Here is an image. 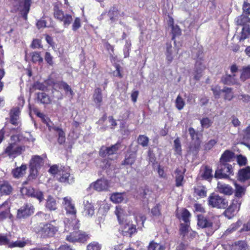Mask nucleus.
Returning <instances> with one entry per match:
<instances>
[{
	"mask_svg": "<svg viewBox=\"0 0 250 250\" xmlns=\"http://www.w3.org/2000/svg\"><path fill=\"white\" fill-rule=\"evenodd\" d=\"M34 207L31 204H26L21 207L17 211V218L19 219H25L33 214Z\"/></svg>",
	"mask_w": 250,
	"mask_h": 250,
	"instance_id": "8",
	"label": "nucleus"
},
{
	"mask_svg": "<svg viewBox=\"0 0 250 250\" xmlns=\"http://www.w3.org/2000/svg\"><path fill=\"white\" fill-rule=\"evenodd\" d=\"M13 190L11 185L6 181H0V192L2 195H9Z\"/></svg>",
	"mask_w": 250,
	"mask_h": 250,
	"instance_id": "19",
	"label": "nucleus"
},
{
	"mask_svg": "<svg viewBox=\"0 0 250 250\" xmlns=\"http://www.w3.org/2000/svg\"><path fill=\"white\" fill-rule=\"evenodd\" d=\"M62 205L66 211V214L75 216L77 212L75 205L71 197H65L63 199Z\"/></svg>",
	"mask_w": 250,
	"mask_h": 250,
	"instance_id": "10",
	"label": "nucleus"
},
{
	"mask_svg": "<svg viewBox=\"0 0 250 250\" xmlns=\"http://www.w3.org/2000/svg\"><path fill=\"white\" fill-rule=\"evenodd\" d=\"M84 213L87 217H91L94 213L93 205L88 200L83 201Z\"/></svg>",
	"mask_w": 250,
	"mask_h": 250,
	"instance_id": "22",
	"label": "nucleus"
},
{
	"mask_svg": "<svg viewBox=\"0 0 250 250\" xmlns=\"http://www.w3.org/2000/svg\"><path fill=\"white\" fill-rule=\"evenodd\" d=\"M222 92L225 93L224 99L226 100L230 101L234 97L233 93L231 88L225 87L222 90Z\"/></svg>",
	"mask_w": 250,
	"mask_h": 250,
	"instance_id": "40",
	"label": "nucleus"
},
{
	"mask_svg": "<svg viewBox=\"0 0 250 250\" xmlns=\"http://www.w3.org/2000/svg\"><path fill=\"white\" fill-rule=\"evenodd\" d=\"M60 170V167H59L54 165L50 167L48 171L49 173L52 174V175H55V176L57 178V175H58V173Z\"/></svg>",
	"mask_w": 250,
	"mask_h": 250,
	"instance_id": "56",
	"label": "nucleus"
},
{
	"mask_svg": "<svg viewBox=\"0 0 250 250\" xmlns=\"http://www.w3.org/2000/svg\"><path fill=\"white\" fill-rule=\"evenodd\" d=\"M138 143L139 145L143 147L147 146H148L149 139L145 135H139L138 139Z\"/></svg>",
	"mask_w": 250,
	"mask_h": 250,
	"instance_id": "44",
	"label": "nucleus"
},
{
	"mask_svg": "<svg viewBox=\"0 0 250 250\" xmlns=\"http://www.w3.org/2000/svg\"><path fill=\"white\" fill-rule=\"evenodd\" d=\"M78 230L71 232L69 235L66 237V240L69 242L74 243L78 242Z\"/></svg>",
	"mask_w": 250,
	"mask_h": 250,
	"instance_id": "43",
	"label": "nucleus"
},
{
	"mask_svg": "<svg viewBox=\"0 0 250 250\" xmlns=\"http://www.w3.org/2000/svg\"><path fill=\"white\" fill-rule=\"evenodd\" d=\"M38 100L43 104H48L50 102L49 96L43 92L38 93Z\"/></svg>",
	"mask_w": 250,
	"mask_h": 250,
	"instance_id": "41",
	"label": "nucleus"
},
{
	"mask_svg": "<svg viewBox=\"0 0 250 250\" xmlns=\"http://www.w3.org/2000/svg\"><path fill=\"white\" fill-rule=\"evenodd\" d=\"M250 37V27L245 25L243 27L240 37V40H244Z\"/></svg>",
	"mask_w": 250,
	"mask_h": 250,
	"instance_id": "42",
	"label": "nucleus"
},
{
	"mask_svg": "<svg viewBox=\"0 0 250 250\" xmlns=\"http://www.w3.org/2000/svg\"><path fill=\"white\" fill-rule=\"evenodd\" d=\"M247 245L242 241H239L235 242L231 246V250H246Z\"/></svg>",
	"mask_w": 250,
	"mask_h": 250,
	"instance_id": "36",
	"label": "nucleus"
},
{
	"mask_svg": "<svg viewBox=\"0 0 250 250\" xmlns=\"http://www.w3.org/2000/svg\"><path fill=\"white\" fill-rule=\"evenodd\" d=\"M54 17L63 22L64 27H68L72 21V17L70 15L64 14L57 6L54 8Z\"/></svg>",
	"mask_w": 250,
	"mask_h": 250,
	"instance_id": "5",
	"label": "nucleus"
},
{
	"mask_svg": "<svg viewBox=\"0 0 250 250\" xmlns=\"http://www.w3.org/2000/svg\"><path fill=\"white\" fill-rule=\"evenodd\" d=\"M20 111L19 108L16 107L12 109L10 112V123L15 125H20L19 115Z\"/></svg>",
	"mask_w": 250,
	"mask_h": 250,
	"instance_id": "18",
	"label": "nucleus"
},
{
	"mask_svg": "<svg viewBox=\"0 0 250 250\" xmlns=\"http://www.w3.org/2000/svg\"><path fill=\"white\" fill-rule=\"evenodd\" d=\"M205 69V65L201 57L195 63L194 78L196 80H199L202 76V73Z\"/></svg>",
	"mask_w": 250,
	"mask_h": 250,
	"instance_id": "16",
	"label": "nucleus"
},
{
	"mask_svg": "<svg viewBox=\"0 0 250 250\" xmlns=\"http://www.w3.org/2000/svg\"><path fill=\"white\" fill-rule=\"evenodd\" d=\"M21 192L23 195L35 198L40 202L44 199L43 193L42 191L35 190L32 187H22L21 188Z\"/></svg>",
	"mask_w": 250,
	"mask_h": 250,
	"instance_id": "7",
	"label": "nucleus"
},
{
	"mask_svg": "<svg viewBox=\"0 0 250 250\" xmlns=\"http://www.w3.org/2000/svg\"><path fill=\"white\" fill-rule=\"evenodd\" d=\"M201 126L203 128H208L212 124V122L208 118H204L200 120Z\"/></svg>",
	"mask_w": 250,
	"mask_h": 250,
	"instance_id": "54",
	"label": "nucleus"
},
{
	"mask_svg": "<svg viewBox=\"0 0 250 250\" xmlns=\"http://www.w3.org/2000/svg\"><path fill=\"white\" fill-rule=\"evenodd\" d=\"M241 204V201L237 200H233L232 205L224 212V215L229 219L231 218L234 215L235 211H238Z\"/></svg>",
	"mask_w": 250,
	"mask_h": 250,
	"instance_id": "13",
	"label": "nucleus"
},
{
	"mask_svg": "<svg viewBox=\"0 0 250 250\" xmlns=\"http://www.w3.org/2000/svg\"><path fill=\"white\" fill-rule=\"evenodd\" d=\"M175 105L176 108L179 110H182L185 105L184 100L180 95H178L176 99Z\"/></svg>",
	"mask_w": 250,
	"mask_h": 250,
	"instance_id": "46",
	"label": "nucleus"
},
{
	"mask_svg": "<svg viewBox=\"0 0 250 250\" xmlns=\"http://www.w3.org/2000/svg\"><path fill=\"white\" fill-rule=\"evenodd\" d=\"M10 234H3L0 233V245L6 246L8 248L11 240Z\"/></svg>",
	"mask_w": 250,
	"mask_h": 250,
	"instance_id": "38",
	"label": "nucleus"
},
{
	"mask_svg": "<svg viewBox=\"0 0 250 250\" xmlns=\"http://www.w3.org/2000/svg\"><path fill=\"white\" fill-rule=\"evenodd\" d=\"M46 208L50 210L57 209V203L55 199L51 196H48L45 204Z\"/></svg>",
	"mask_w": 250,
	"mask_h": 250,
	"instance_id": "30",
	"label": "nucleus"
},
{
	"mask_svg": "<svg viewBox=\"0 0 250 250\" xmlns=\"http://www.w3.org/2000/svg\"><path fill=\"white\" fill-rule=\"evenodd\" d=\"M115 214L117 216L119 224L123 223L125 219V212L120 206L116 207Z\"/></svg>",
	"mask_w": 250,
	"mask_h": 250,
	"instance_id": "31",
	"label": "nucleus"
},
{
	"mask_svg": "<svg viewBox=\"0 0 250 250\" xmlns=\"http://www.w3.org/2000/svg\"><path fill=\"white\" fill-rule=\"evenodd\" d=\"M136 157L134 154H131L126 157L124 161V165H132L135 161Z\"/></svg>",
	"mask_w": 250,
	"mask_h": 250,
	"instance_id": "49",
	"label": "nucleus"
},
{
	"mask_svg": "<svg viewBox=\"0 0 250 250\" xmlns=\"http://www.w3.org/2000/svg\"><path fill=\"white\" fill-rule=\"evenodd\" d=\"M235 77V74H233V75H226L222 78V81L224 84H233L236 83Z\"/></svg>",
	"mask_w": 250,
	"mask_h": 250,
	"instance_id": "37",
	"label": "nucleus"
},
{
	"mask_svg": "<svg viewBox=\"0 0 250 250\" xmlns=\"http://www.w3.org/2000/svg\"><path fill=\"white\" fill-rule=\"evenodd\" d=\"M25 150V146L18 145L16 142L9 143L4 149L3 154L9 158H15Z\"/></svg>",
	"mask_w": 250,
	"mask_h": 250,
	"instance_id": "2",
	"label": "nucleus"
},
{
	"mask_svg": "<svg viewBox=\"0 0 250 250\" xmlns=\"http://www.w3.org/2000/svg\"><path fill=\"white\" fill-rule=\"evenodd\" d=\"M194 194L200 198H203L207 195V190L205 187L197 186L194 188Z\"/></svg>",
	"mask_w": 250,
	"mask_h": 250,
	"instance_id": "35",
	"label": "nucleus"
},
{
	"mask_svg": "<svg viewBox=\"0 0 250 250\" xmlns=\"http://www.w3.org/2000/svg\"><path fill=\"white\" fill-rule=\"evenodd\" d=\"M60 86L61 88H63L65 91L69 92L71 95H73V91L70 88V86L64 82L60 83Z\"/></svg>",
	"mask_w": 250,
	"mask_h": 250,
	"instance_id": "57",
	"label": "nucleus"
},
{
	"mask_svg": "<svg viewBox=\"0 0 250 250\" xmlns=\"http://www.w3.org/2000/svg\"><path fill=\"white\" fill-rule=\"evenodd\" d=\"M101 245L97 242H93L87 246V250H101Z\"/></svg>",
	"mask_w": 250,
	"mask_h": 250,
	"instance_id": "51",
	"label": "nucleus"
},
{
	"mask_svg": "<svg viewBox=\"0 0 250 250\" xmlns=\"http://www.w3.org/2000/svg\"><path fill=\"white\" fill-rule=\"evenodd\" d=\"M165 248L160 244L151 242L148 248V250H164Z\"/></svg>",
	"mask_w": 250,
	"mask_h": 250,
	"instance_id": "48",
	"label": "nucleus"
},
{
	"mask_svg": "<svg viewBox=\"0 0 250 250\" xmlns=\"http://www.w3.org/2000/svg\"><path fill=\"white\" fill-rule=\"evenodd\" d=\"M118 14L117 9L114 7L108 11L107 15L109 18L110 24H112L117 21Z\"/></svg>",
	"mask_w": 250,
	"mask_h": 250,
	"instance_id": "34",
	"label": "nucleus"
},
{
	"mask_svg": "<svg viewBox=\"0 0 250 250\" xmlns=\"http://www.w3.org/2000/svg\"><path fill=\"white\" fill-rule=\"evenodd\" d=\"M241 135L244 140L250 142V125L243 131Z\"/></svg>",
	"mask_w": 250,
	"mask_h": 250,
	"instance_id": "53",
	"label": "nucleus"
},
{
	"mask_svg": "<svg viewBox=\"0 0 250 250\" xmlns=\"http://www.w3.org/2000/svg\"><path fill=\"white\" fill-rule=\"evenodd\" d=\"M235 186V196L236 198H241L244 196L246 193V187L245 186H242L236 182L234 183Z\"/></svg>",
	"mask_w": 250,
	"mask_h": 250,
	"instance_id": "26",
	"label": "nucleus"
},
{
	"mask_svg": "<svg viewBox=\"0 0 250 250\" xmlns=\"http://www.w3.org/2000/svg\"><path fill=\"white\" fill-rule=\"evenodd\" d=\"M237 180L241 182L248 181V186L250 185V167H247L245 168L240 169L237 174Z\"/></svg>",
	"mask_w": 250,
	"mask_h": 250,
	"instance_id": "14",
	"label": "nucleus"
},
{
	"mask_svg": "<svg viewBox=\"0 0 250 250\" xmlns=\"http://www.w3.org/2000/svg\"><path fill=\"white\" fill-rule=\"evenodd\" d=\"M120 224L121 225V229L124 235H131L136 231V228L132 224H124V222Z\"/></svg>",
	"mask_w": 250,
	"mask_h": 250,
	"instance_id": "21",
	"label": "nucleus"
},
{
	"mask_svg": "<svg viewBox=\"0 0 250 250\" xmlns=\"http://www.w3.org/2000/svg\"><path fill=\"white\" fill-rule=\"evenodd\" d=\"M217 142L215 140H210L205 145L206 150H210L216 144Z\"/></svg>",
	"mask_w": 250,
	"mask_h": 250,
	"instance_id": "63",
	"label": "nucleus"
},
{
	"mask_svg": "<svg viewBox=\"0 0 250 250\" xmlns=\"http://www.w3.org/2000/svg\"><path fill=\"white\" fill-rule=\"evenodd\" d=\"M93 100L97 107L99 108L101 105V103L103 101L102 90L100 88H97L95 89L93 95Z\"/></svg>",
	"mask_w": 250,
	"mask_h": 250,
	"instance_id": "24",
	"label": "nucleus"
},
{
	"mask_svg": "<svg viewBox=\"0 0 250 250\" xmlns=\"http://www.w3.org/2000/svg\"><path fill=\"white\" fill-rule=\"evenodd\" d=\"M243 11L244 13L250 14V3L246 1L244 2L243 5Z\"/></svg>",
	"mask_w": 250,
	"mask_h": 250,
	"instance_id": "64",
	"label": "nucleus"
},
{
	"mask_svg": "<svg viewBox=\"0 0 250 250\" xmlns=\"http://www.w3.org/2000/svg\"><path fill=\"white\" fill-rule=\"evenodd\" d=\"M57 179L60 182L69 184L74 181L73 176L70 174V169L65 167H60Z\"/></svg>",
	"mask_w": 250,
	"mask_h": 250,
	"instance_id": "6",
	"label": "nucleus"
},
{
	"mask_svg": "<svg viewBox=\"0 0 250 250\" xmlns=\"http://www.w3.org/2000/svg\"><path fill=\"white\" fill-rule=\"evenodd\" d=\"M197 217V225L199 227L202 229L207 228L211 229L210 232L208 233V235L210 234H212L216 229V228L214 229L212 228L213 223L209 218L205 217L201 214L198 215Z\"/></svg>",
	"mask_w": 250,
	"mask_h": 250,
	"instance_id": "9",
	"label": "nucleus"
},
{
	"mask_svg": "<svg viewBox=\"0 0 250 250\" xmlns=\"http://www.w3.org/2000/svg\"><path fill=\"white\" fill-rule=\"evenodd\" d=\"M90 187L98 191H105L109 188V183L108 180L105 179H100L91 184Z\"/></svg>",
	"mask_w": 250,
	"mask_h": 250,
	"instance_id": "11",
	"label": "nucleus"
},
{
	"mask_svg": "<svg viewBox=\"0 0 250 250\" xmlns=\"http://www.w3.org/2000/svg\"><path fill=\"white\" fill-rule=\"evenodd\" d=\"M81 27V20L79 18H76L72 25V29L74 31L77 30Z\"/></svg>",
	"mask_w": 250,
	"mask_h": 250,
	"instance_id": "62",
	"label": "nucleus"
},
{
	"mask_svg": "<svg viewBox=\"0 0 250 250\" xmlns=\"http://www.w3.org/2000/svg\"><path fill=\"white\" fill-rule=\"evenodd\" d=\"M120 147V144L119 143H116L111 146L110 147H105L103 146L100 151V154L102 156H105L106 155L110 156L116 154Z\"/></svg>",
	"mask_w": 250,
	"mask_h": 250,
	"instance_id": "15",
	"label": "nucleus"
},
{
	"mask_svg": "<svg viewBox=\"0 0 250 250\" xmlns=\"http://www.w3.org/2000/svg\"><path fill=\"white\" fill-rule=\"evenodd\" d=\"M30 242L28 239L22 238L21 240L12 241L10 240L8 248L13 249L15 248H23Z\"/></svg>",
	"mask_w": 250,
	"mask_h": 250,
	"instance_id": "20",
	"label": "nucleus"
},
{
	"mask_svg": "<svg viewBox=\"0 0 250 250\" xmlns=\"http://www.w3.org/2000/svg\"><path fill=\"white\" fill-rule=\"evenodd\" d=\"M184 173L185 170L184 171H182L179 169H176L175 171V185L176 187H179L183 185Z\"/></svg>",
	"mask_w": 250,
	"mask_h": 250,
	"instance_id": "28",
	"label": "nucleus"
},
{
	"mask_svg": "<svg viewBox=\"0 0 250 250\" xmlns=\"http://www.w3.org/2000/svg\"><path fill=\"white\" fill-rule=\"evenodd\" d=\"M211 90L215 98H219L222 92V90L220 89V87L218 86H215L212 87Z\"/></svg>",
	"mask_w": 250,
	"mask_h": 250,
	"instance_id": "59",
	"label": "nucleus"
},
{
	"mask_svg": "<svg viewBox=\"0 0 250 250\" xmlns=\"http://www.w3.org/2000/svg\"><path fill=\"white\" fill-rule=\"evenodd\" d=\"M217 188L220 193L227 195H230L233 192V189L231 186L219 182H218Z\"/></svg>",
	"mask_w": 250,
	"mask_h": 250,
	"instance_id": "17",
	"label": "nucleus"
},
{
	"mask_svg": "<svg viewBox=\"0 0 250 250\" xmlns=\"http://www.w3.org/2000/svg\"><path fill=\"white\" fill-rule=\"evenodd\" d=\"M235 22L237 25L244 26L247 25L248 23H250V18L244 14H242L236 18Z\"/></svg>",
	"mask_w": 250,
	"mask_h": 250,
	"instance_id": "29",
	"label": "nucleus"
},
{
	"mask_svg": "<svg viewBox=\"0 0 250 250\" xmlns=\"http://www.w3.org/2000/svg\"><path fill=\"white\" fill-rule=\"evenodd\" d=\"M233 174V167L229 163H220L216 170L214 177L216 179H227L230 175Z\"/></svg>",
	"mask_w": 250,
	"mask_h": 250,
	"instance_id": "3",
	"label": "nucleus"
},
{
	"mask_svg": "<svg viewBox=\"0 0 250 250\" xmlns=\"http://www.w3.org/2000/svg\"><path fill=\"white\" fill-rule=\"evenodd\" d=\"M240 226V224L239 222H237L235 224H232L226 231V233L227 234L231 233L235 230H236Z\"/></svg>",
	"mask_w": 250,
	"mask_h": 250,
	"instance_id": "58",
	"label": "nucleus"
},
{
	"mask_svg": "<svg viewBox=\"0 0 250 250\" xmlns=\"http://www.w3.org/2000/svg\"><path fill=\"white\" fill-rule=\"evenodd\" d=\"M190 216V213L187 209H184L183 210L181 215V218L185 223H189Z\"/></svg>",
	"mask_w": 250,
	"mask_h": 250,
	"instance_id": "50",
	"label": "nucleus"
},
{
	"mask_svg": "<svg viewBox=\"0 0 250 250\" xmlns=\"http://www.w3.org/2000/svg\"><path fill=\"white\" fill-rule=\"evenodd\" d=\"M201 176L205 180L210 181L213 177L212 170L208 166H206L201 173Z\"/></svg>",
	"mask_w": 250,
	"mask_h": 250,
	"instance_id": "32",
	"label": "nucleus"
},
{
	"mask_svg": "<svg viewBox=\"0 0 250 250\" xmlns=\"http://www.w3.org/2000/svg\"><path fill=\"white\" fill-rule=\"evenodd\" d=\"M125 192H116L111 194L110 199L114 203H120L125 199Z\"/></svg>",
	"mask_w": 250,
	"mask_h": 250,
	"instance_id": "27",
	"label": "nucleus"
},
{
	"mask_svg": "<svg viewBox=\"0 0 250 250\" xmlns=\"http://www.w3.org/2000/svg\"><path fill=\"white\" fill-rule=\"evenodd\" d=\"M188 228L189 225L188 224V223L181 224L180 230L181 233L183 234L184 236L188 232Z\"/></svg>",
	"mask_w": 250,
	"mask_h": 250,
	"instance_id": "61",
	"label": "nucleus"
},
{
	"mask_svg": "<svg viewBox=\"0 0 250 250\" xmlns=\"http://www.w3.org/2000/svg\"><path fill=\"white\" fill-rule=\"evenodd\" d=\"M31 56L32 58V60L33 62H39L41 63L43 61L42 58L41 56V55L39 52H34L31 54Z\"/></svg>",
	"mask_w": 250,
	"mask_h": 250,
	"instance_id": "45",
	"label": "nucleus"
},
{
	"mask_svg": "<svg viewBox=\"0 0 250 250\" xmlns=\"http://www.w3.org/2000/svg\"><path fill=\"white\" fill-rule=\"evenodd\" d=\"M172 45L170 44H167L166 56L167 59L169 62H171L173 60L172 56Z\"/></svg>",
	"mask_w": 250,
	"mask_h": 250,
	"instance_id": "47",
	"label": "nucleus"
},
{
	"mask_svg": "<svg viewBox=\"0 0 250 250\" xmlns=\"http://www.w3.org/2000/svg\"><path fill=\"white\" fill-rule=\"evenodd\" d=\"M44 164V160L42 157L39 155L32 156L30 161V174L29 179H35L38 175L39 170Z\"/></svg>",
	"mask_w": 250,
	"mask_h": 250,
	"instance_id": "1",
	"label": "nucleus"
},
{
	"mask_svg": "<svg viewBox=\"0 0 250 250\" xmlns=\"http://www.w3.org/2000/svg\"><path fill=\"white\" fill-rule=\"evenodd\" d=\"M208 205L212 207L225 208L228 205V201L223 197L216 194H211L208 198Z\"/></svg>",
	"mask_w": 250,
	"mask_h": 250,
	"instance_id": "4",
	"label": "nucleus"
},
{
	"mask_svg": "<svg viewBox=\"0 0 250 250\" xmlns=\"http://www.w3.org/2000/svg\"><path fill=\"white\" fill-rule=\"evenodd\" d=\"M58 231L57 227L54 226L51 224H46L43 225L40 231L41 235L45 237H52Z\"/></svg>",
	"mask_w": 250,
	"mask_h": 250,
	"instance_id": "12",
	"label": "nucleus"
},
{
	"mask_svg": "<svg viewBox=\"0 0 250 250\" xmlns=\"http://www.w3.org/2000/svg\"><path fill=\"white\" fill-rule=\"evenodd\" d=\"M27 167L26 165H22L12 171V174L15 178H19L22 177L26 172Z\"/></svg>",
	"mask_w": 250,
	"mask_h": 250,
	"instance_id": "25",
	"label": "nucleus"
},
{
	"mask_svg": "<svg viewBox=\"0 0 250 250\" xmlns=\"http://www.w3.org/2000/svg\"><path fill=\"white\" fill-rule=\"evenodd\" d=\"M239 100H242L244 103L250 102V96L247 94H241L238 96Z\"/></svg>",
	"mask_w": 250,
	"mask_h": 250,
	"instance_id": "60",
	"label": "nucleus"
},
{
	"mask_svg": "<svg viewBox=\"0 0 250 250\" xmlns=\"http://www.w3.org/2000/svg\"><path fill=\"white\" fill-rule=\"evenodd\" d=\"M169 21L172 28V33L173 34L172 39H174L175 37L180 35L181 31L177 25H173V20L172 18H170Z\"/></svg>",
	"mask_w": 250,
	"mask_h": 250,
	"instance_id": "39",
	"label": "nucleus"
},
{
	"mask_svg": "<svg viewBox=\"0 0 250 250\" xmlns=\"http://www.w3.org/2000/svg\"><path fill=\"white\" fill-rule=\"evenodd\" d=\"M234 153L229 150L225 151L220 159V163L226 164L230 162L234 157Z\"/></svg>",
	"mask_w": 250,
	"mask_h": 250,
	"instance_id": "23",
	"label": "nucleus"
},
{
	"mask_svg": "<svg viewBox=\"0 0 250 250\" xmlns=\"http://www.w3.org/2000/svg\"><path fill=\"white\" fill-rule=\"evenodd\" d=\"M78 242H84L86 241L88 238L89 236L84 232L78 230Z\"/></svg>",
	"mask_w": 250,
	"mask_h": 250,
	"instance_id": "52",
	"label": "nucleus"
},
{
	"mask_svg": "<svg viewBox=\"0 0 250 250\" xmlns=\"http://www.w3.org/2000/svg\"><path fill=\"white\" fill-rule=\"evenodd\" d=\"M174 148L177 154H180L181 152V145L179 139L177 138L174 141Z\"/></svg>",
	"mask_w": 250,
	"mask_h": 250,
	"instance_id": "55",
	"label": "nucleus"
},
{
	"mask_svg": "<svg viewBox=\"0 0 250 250\" xmlns=\"http://www.w3.org/2000/svg\"><path fill=\"white\" fill-rule=\"evenodd\" d=\"M250 78V65L243 66L241 69L240 79L245 81Z\"/></svg>",
	"mask_w": 250,
	"mask_h": 250,
	"instance_id": "33",
	"label": "nucleus"
}]
</instances>
